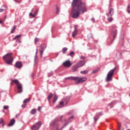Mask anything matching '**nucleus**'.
<instances>
[{"mask_svg": "<svg viewBox=\"0 0 130 130\" xmlns=\"http://www.w3.org/2000/svg\"><path fill=\"white\" fill-rule=\"evenodd\" d=\"M38 111H40V110H41V107H39L38 108Z\"/></svg>", "mask_w": 130, "mask_h": 130, "instance_id": "nucleus-43", "label": "nucleus"}, {"mask_svg": "<svg viewBox=\"0 0 130 130\" xmlns=\"http://www.w3.org/2000/svg\"><path fill=\"white\" fill-rule=\"evenodd\" d=\"M30 100H31V99L30 98L26 99L23 101V103H28Z\"/></svg>", "mask_w": 130, "mask_h": 130, "instance_id": "nucleus-26", "label": "nucleus"}, {"mask_svg": "<svg viewBox=\"0 0 130 130\" xmlns=\"http://www.w3.org/2000/svg\"><path fill=\"white\" fill-rule=\"evenodd\" d=\"M72 64V62H71V61L69 60H67L63 63V66L65 68H71Z\"/></svg>", "mask_w": 130, "mask_h": 130, "instance_id": "nucleus-9", "label": "nucleus"}, {"mask_svg": "<svg viewBox=\"0 0 130 130\" xmlns=\"http://www.w3.org/2000/svg\"><path fill=\"white\" fill-rule=\"evenodd\" d=\"M116 68L111 70L107 74L106 78V82H111L112 81V77H113V74L115 72Z\"/></svg>", "mask_w": 130, "mask_h": 130, "instance_id": "nucleus-4", "label": "nucleus"}, {"mask_svg": "<svg viewBox=\"0 0 130 130\" xmlns=\"http://www.w3.org/2000/svg\"><path fill=\"white\" fill-rule=\"evenodd\" d=\"M17 41H18V43H21V40H18Z\"/></svg>", "mask_w": 130, "mask_h": 130, "instance_id": "nucleus-49", "label": "nucleus"}, {"mask_svg": "<svg viewBox=\"0 0 130 130\" xmlns=\"http://www.w3.org/2000/svg\"><path fill=\"white\" fill-rule=\"evenodd\" d=\"M15 120L14 119H12L11 120L10 122L8 124V126H12V125H14V123H15Z\"/></svg>", "mask_w": 130, "mask_h": 130, "instance_id": "nucleus-19", "label": "nucleus"}, {"mask_svg": "<svg viewBox=\"0 0 130 130\" xmlns=\"http://www.w3.org/2000/svg\"><path fill=\"white\" fill-rule=\"evenodd\" d=\"M0 24H4V21L0 19Z\"/></svg>", "mask_w": 130, "mask_h": 130, "instance_id": "nucleus-44", "label": "nucleus"}, {"mask_svg": "<svg viewBox=\"0 0 130 130\" xmlns=\"http://www.w3.org/2000/svg\"><path fill=\"white\" fill-rule=\"evenodd\" d=\"M58 98L57 97V95L56 94H55L54 99L53 100V103H55V102H56V101H57Z\"/></svg>", "mask_w": 130, "mask_h": 130, "instance_id": "nucleus-20", "label": "nucleus"}, {"mask_svg": "<svg viewBox=\"0 0 130 130\" xmlns=\"http://www.w3.org/2000/svg\"><path fill=\"white\" fill-rule=\"evenodd\" d=\"M86 81H87V78L86 77H82L77 81L76 83L78 84V83H84V82H86Z\"/></svg>", "mask_w": 130, "mask_h": 130, "instance_id": "nucleus-15", "label": "nucleus"}, {"mask_svg": "<svg viewBox=\"0 0 130 130\" xmlns=\"http://www.w3.org/2000/svg\"><path fill=\"white\" fill-rule=\"evenodd\" d=\"M38 41H39V39L36 38L35 39V43H37V42H38Z\"/></svg>", "mask_w": 130, "mask_h": 130, "instance_id": "nucleus-37", "label": "nucleus"}, {"mask_svg": "<svg viewBox=\"0 0 130 130\" xmlns=\"http://www.w3.org/2000/svg\"><path fill=\"white\" fill-rule=\"evenodd\" d=\"M15 2H16V3H17V1L16 0H15Z\"/></svg>", "mask_w": 130, "mask_h": 130, "instance_id": "nucleus-52", "label": "nucleus"}, {"mask_svg": "<svg viewBox=\"0 0 130 130\" xmlns=\"http://www.w3.org/2000/svg\"><path fill=\"white\" fill-rule=\"evenodd\" d=\"M74 54H75V52L74 51H71L70 53H69V55L70 56H71V57H74Z\"/></svg>", "mask_w": 130, "mask_h": 130, "instance_id": "nucleus-30", "label": "nucleus"}, {"mask_svg": "<svg viewBox=\"0 0 130 130\" xmlns=\"http://www.w3.org/2000/svg\"><path fill=\"white\" fill-rule=\"evenodd\" d=\"M103 114L102 113V112H100L99 113V114H96L94 117V122H96L97 121V120H98V119H99V115H102Z\"/></svg>", "mask_w": 130, "mask_h": 130, "instance_id": "nucleus-16", "label": "nucleus"}, {"mask_svg": "<svg viewBox=\"0 0 130 130\" xmlns=\"http://www.w3.org/2000/svg\"><path fill=\"white\" fill-rule=\"evenodd\" d=\"M58 13H59V9H58V7H56V14H58Z\"/></svg>", "mask_w": 130, "mask_h": 130, "instance_id": "nucleus-35", "label": "nucleus"}, {"mask_svg": "<svg viewBox=\"0 0 130 130\" xmlns=\"http://www.w3.org/2000/svg\"><path fill=\"white\" fill-rule=\"evenodd\" d=\"M129 5H128L127 7V10H129Z\"/></svg>", "mask_w": 130, "mask_h": 130, "instance_id": "nucleus-48", "label": "nucleus"}, {"mask_svg": "<svg viewBox=\"0 0 130 130\" xmlns=\"http://www.w3.org/2000/svg\"><path fill=\"white\" fill-rule=\"evenodd\" d=\"M34 9H32V10H31V12H33V11H34Z\"/></svg>", "mask_w": 130, "mask_h": 130, "instance_id": "nucleus-51", "label": "nucleus"}, {"mask_svg": "<svg viewBox=\"0 0 130 130\" xmlns=\"http://www.w3.org/2000/svg\"><path fill=\"white\" fill-rule=\"evenodd\" d=\"M127 12L128 14L130 13V11L129 9H127Z\"/></svg>", "mask_w": 130, "mask_h": 130, "instance_id": "nucleus-47", "label": "nucleus"}, {"mask_svg": "<svg viewBox=\"0 0 130 130\" xmlns=\"http://www.w3.org/2000/svg\"><path fill=\"white\" fill-rule=\"evenodd\" d=\"M3 108H4V109H5V110H7V109H8L9 108V106H4L3 107Z\"/></svg>", "mask_w": 130, "mask_h": 130, "instance_id": "nucleus-38", "label": "nucleus"}, {"mask_svg": "<svg viewBox=\"0 0 130 130\" xmlns=\"http://www.w3.org/2000/svg\"><path fill=\"white\" fill-rule=\"evenodd\" d=\"M14 84H16L17 89H18V93H22L23 92V87H22V84L19 82V81L17 79H14L11 82V85H14Z\"/></svg>", "mask_w": 130, "mask_h": 130, "instance_id": "nucleus-3", "label": "nucleus"}, {"mask_svg": "<svg viewBox=\"0 0 130 130\" xmlns=\"http://www.w3.org/2000/svg\"><path fill=\"white\" fill-rule=\"evenodd\" d=\"M22 64L21 61H17L16 62L14 67H15V68H17V69H21V68H22Z\"/></svg>", "mask_w": 130, "mask_h": 130, "instance_id": "nucleus-14", "label": "nucleus"}, {"mask_svg": "<svg viewBox=\"0 0 130 130\" xmlns=\"http://www.w3.org/2000/svg\"><path fill=\"white\" fill-rule=\"evenodd\" d=\"M29 15L30 16H32V18H35V15L33 14V13H32L31 12L29 13Z\"/></svg>", "mask_w": 130, "mask_h": 130, "instance_id": "nucleus-36", "label": "nucleus"}, {"mask_svg": "<svg viewBox=\"0 0 130 130\" xmlns=\"http://www.w3.org/2000/svg\"><path fill=\"white\" fill-rule=\"evenodd\" d=\"M4 12V10L3 9H1L0 12Z\"/></svg>", "mask_w": 130, "mask_h": 130, "instance_id": "nucleus-50", "label": "nucleus"}, {"mask_svg": "<svg viewBox=\"0 0 130 130\" xmlns=\"http://www.w3.org/2000/svg\"><path fill=\"white\" fill-rule=\"evenodd\" d=\"M63 118V116L61 115L59 117V119L53 120L50 123V126H55V127H57V126H58V122L61 121Z\"/></svg>", "mask_w": 130, "mask_h": 130, "instance_id": "nucleus-5", "label": "nucleus"}, {"mask_svg": "<svg viewBox=\"0 0 130 130\" xmlns=\"http://www.w3.org/2000/svg\"><path fill=\"white\" fill-rule=\"evenodd\" d=\"M67 50H68V48L67 47L63 48L62 50V52L63 54H66V52H67Z\"/></svg>", "mask_w": 130, "mask_h": 130, "instance_id": "nucleus-23", "label": "nucleus"}, {"mask_svg": "<svg viewBox=\"0 0 130 130\" xmlns=\"http://www.w3.org/2000/svg\"><path fill=\"white\" fill-rule=\"evenodd\" d=\"M127 130H130V129H127Z\"/></svg>", "mask_w": 130, "mask_h": 130, "instance_id": "nucleus-53", "label": "nucleus"}, {"mask_svg": "<svg viewBox=\"0 0 130 130\" xmlns=\"http://www.w3.org/2000/svg\"><path fill=\"white\" fill-rule=\"evenodd\" d=\"M119 128H118V130L120 129V127L121 126V124L120 123L119 124Z\"/></svg>", "mask_w": 130, "mask_h": 130, "instance_id": "nucleus-46", "label": "nucleus"}, {"mask_svg": "<svg viewBox=\"0 0 130 130\" xmlns=\"http://www.w3.org/2000/svg\"><path fill=\"white\" fill-rule=\"evenodd\" d=\"M51 98H52V93L50 92V93H49V95H48L47 99L49 101H50Z\"/></svg>", "mask_w": 130, "mask_h": 130, "instance_id": "nucleus-21", "label": "nucleus"}, {"mask_svg": "<svg viewBox=\"0 0 130 130\" xmlns=\"http://www.w3.org/2000/svg\"><path fill=\"white\" fill-rule=\"evenodd\" d=\"M43 50H40V54H41V57H42V55L43 54V52L44 51V48H41Z\"/></svg>", "mask_w": 130, "mask_h": 130, "instance_id": "nucleus-33", "label": "nucleus"}, {"mask_svg": "<svg viewBox=\"0 0 130 130\" xmlns=\"http://www.w3.org/2000/svg\"><path fill=\"white\" fill-rule=\"evenodd\" d=\"M79 79V77L71 76V77L66 78L65 80H73L74 81H77V80Z\"/></svg>", "mask_w": 130, "mask_h": 130, "instance_id": "nucleus-13", "label": "nucleus"}, {"mask_svg": "<svg viewBox=\"0 0 130 130\" xmlns=\"http://www.w3.org/2000/svg\"><path fill=\"white\" fill-rule=\"evenodd\" d=\"M42 123L41 121L37 122L36 124L32 125L31 127V130H38L41 126Z\"/></svg>", "mask_w": 130, "mask_h": 130, "instance_id": "nucleus-8", "label": "nucleus"}, {"mask_svg": "<svg viewBox=\"0 0 130 130\" xmlns=\"http://www.w3.org/2000/svg\"><path fill=\"white\" fill-rule=\"evenodd\" d=\"M89 73V71L86 70V71H81L80 74H82L83 75H87Z\"/></svg>", "mask_w": 130, "mask_h": 130, "instance_id": "nucleus-25", "label": "nucleus"}, {"mask_svg": "<svg viewBox=\"0 0 130 130\" xmlns=\"http://www.w3.org/2000/svg\"><path fill=\"white\" fill-rule=\"evenodd\" d=\"M72 119H74V116H72L68 118V120L67 119H64L65 123L62 125L61 128H64L66 126H67V125H69L71 122H72Z\"/></svg>", "mask_w": 130, "mask_h": 130, "instance_id": "nucleus-7", "label": "nucleus"}, {"mask_svg": "<svg viewBox=\"0 0 130 130\" xmlns=\"http://www.w3.org/2000/svg\"><path fill=\"white\" fill-rule=\"evenodd\" d=\"M39 11V10L38 9H37V10L35 11L34 14V15H35V16H36V15H37V14H38Z\"/></svg>", "mask_w": 130, "mask_h": 130, "instance_id": "nucleus-34", "label": "nucleus"}, {"mask_svg": "<svg viewBox=\"0 0 130 130\" xmlns=\"http://www.w3.org/2000/svg\"><path fill=\"white\" fill-rule=\"evenodd\" d=\"M26 106H27L26 104H23L21 106V107L22 108H25Z\"/></svg>", "mask_w": 130, "mask_h": 130, "instance_id": "nucleus-40", "label": "nucleus"}, {"mask_svg": "<svg viewBox=\"0 0 130 130\" xmlns=\"http://www.w3.org/2000/svg\"><path fill=\"white\" fill-rule=\"evenodd\" d=\"M108 22H111L113 20V18H112V16H109L108 17V18L107 19Z\"/></svg>", "mask_w": 130, "mask_h": 130, "instance_id": "nucleus-27", "label": "nucleus"}, {"mask_svg": "<svg viewBox=\"0 0 130 130\" xmlns=\"http://www.w3.org/2000/svg\"><path fill=\"white\" fill-rule=\"evenodd\" d=\"M71 4L72 7L71 17L73 19H77L81 14H84L87 12L86 4L82 2V0H73Z\"/></svg>", "mask_w": 130, "mask_h": 130, "instance_id": "nucleus-1", "label": "nucleus"}, {"mask_svg": "<svg viewBox=\"0 0 130 130\" xmlns=\"http://www.w3.org/2000/svg\"><path fill=\"white\" fill-rule=\"evenodd\" d=\"M35 113H36V109H32L30 111V114L33 115L35 114Z\"/></svg>", "mask_w": 130, "mask_h": 130, "instance_id": "nucleus-24", "label": "nucleus"}, {"mask_svg": "<svg viewBox=\"0 0 130 130\" xmlns=\"http://www.w3.org/2000/svg\"><path fill=\"white\" fill-rule=\"evenodd\" d=\"M85 56H81V57H80V59H85Z\"/></svg>", "mask_w": 130, "mask_h": 130, "instance_id": "nucleus-42", "label": "nucleus"}, {"mask_svg": "<svg viewBox=\"0 0 130 130\" xmlns=\"http://www.w3.org/2000/svg\"><path fill=\"white\" fill-rule=\"evenodd\" d=\"M13 54L8 53L3 56V59L7 64H12L14 59L12 56Z\"/></svg>", "mask_w": 130, "mask_h": 130, "instance_id": "nucleus-2", "label": "nucleus"}, {"mask_svg": "<svg viewBox=\"0 0 130 130\" xmlns=\"http://www.w3.org/2000/svg\"><path fill=\"white\" fill-rule=\"evenodd\" d=\"M0 124H2L3 126L5 125V123H4V120L3 118H0Z\"/></svg>", "mask_w": 130, "mask_h": 130, "instance_id": "nucleus-32", "label": "nucleus"}, {"mask_svg": "<svg viewBox=\"0 0 130 130\" xmlns=\"http://www.w3.org/2000/svg\"><path fill=\"white\" fill-rule=\"evenodd\" d=\"M37 51L36 52V55H35V61L36 62V60H37V53H38V49H36Z\"/></svg>", "mask_w": 130, "mask_h": 130, "instance_id": "nucleus-29", "label": "nucleus"}, {"mask_svg": "<svg viewBox=\"0 0 130 130\" xmlns=\"http://www.w3.org/2000/svg\"><path fill=\"white\" fill-rule=\"evenodd\" d=\"M16 28H17V26H15V25H14V26L13 27V28H12V30H11L10 33H11V34H13V33H14V32L15 31V30H16Z\"/></svg>", "mask_w": 130, "mask_h": 130, "instance_id": "nucleus-22", "label": "nucleus"}, {"mask_svg": "<svg viewBox=\"0 0 130 130\" xmlns=\"http://www.w3.org/2000/svg\"><path fill=\"white\" fill-rule=\"evenodd\" d=\"M20 116V114H18L17 115H16V117H19Z\"/></svg>", "mask_w": 130, "mask_h": 130, "instance_id": "nucleus-45", "label": "nucleus"}, {"mask_svg": "<svg viewBox=\"0 0 130 130\" xmlns=\"http://www.w3.org/2000/svg\"><path fill=\"white\" fill-rule=\"evenodd\" d=\"M79 66L77 65V64H76L74 65L72 67V72H77L78 71V69L79 68Z\"/></svg>", "mask_w": 130, "mask_h": 130, "instance_id": "nucleus-17", "label": "nucleus"}, {"mask_svg": "<svg viewBox=\"0 0 130 130\" xmlns=\"http://www.w3.org/2000/svg\"><path fill=\"white\" fill-rule=\"evenodd\" d=\"M99 71V69H94L92 71V74H96L97 72Z\"/></svg>", "mask_w": 130, "mask_h": 130, "instance_id": "nucleus-31", "label": "nucleus"}, {"mask_svg": "<svg viewBox=\"0 0 130 130\" xmlns=\"http://www.w3.org/2000/svg\"><path fill=\"white\" fill-rule=\"evenodd\" d=\"M112 34L114 39H115V37H116V35H117V30H116V28H115V30H113Z\"/></svg>", "mask_w": 130, "mask_h": 130, "instance_id": "nucleus-18", "label": "nucleus"}, {"mask_svg": "<svg viewBox=\"0 0 130 130\" xmlns=\"http://www.w3.org/2000/svg\"><path fill=\"white\" fill-rule=\"evenodd\" d=\"M21 36H22L21 35H17L13 39V40H16V39H17V38H20Z\"/></svg>", "mask_w": 130, "mask_h": 130, "instance_id": "nucleus-28", "label": "nucleus"}, {"mask_svg": "<svg viewBox=\"0 0 130 130\" xmlns=\"http://www.w3.org/2000/svg\"><path fill=\"white\" fill-rule=\"evenodd\" d=\"M114 14V9L113 8H110L109 9V13L106 14V15L108 16V17H112L113 16V14Z\"/></svg>", "mask_w": 130, "mask_h": 130, "instance_id": "nucleus-10", "label": "nucleus"}, {"mask_svg": "<svg viewBox=\"0 0 130 130\" xmlns=\"http://www.w3.org/2000/svg\"><path fill=\"white\" fill-rule=\"evenodd\" d=\"M52 75H53V74L52 73V72H51L50 73H48V77H51V76H52Z\"/></svg>", "mask_w": 130, "mask_h": 130, "instance_id": "nucleus-39", "label": "nucleus"}, {"mask_svg": "<svg viewBox=\"0 0 130 130\" xmlns=\"http://www.w3.org/2000/svg\"><path fill=\"white\" fill-rule=\"evenodd\" d=\"M91 21H92V23H94L95 22V19L94 18H92L91 19Z\"/></svg>", "mask_w": 130, "mask_h": 130, "instance_id": "nucleus-41", "label": "nucleus"}, {"mask_svg": "<svg viewBox=\"0 0 130 130\" xmlns=\"http://www.w3.org/2000/svg\"><path fill=\"white\" fill-rule=\"evenodd\" d=\"M75 29L74 31L72 32V37L75 38L77 35L78 34V28H77V25L74 26Z\"/></svg>", "mask_w": 130, "mask_h": 130, "instance_id": "nucleus-12", "label": "nucleus"}, {"mask_svg": "<svg viewBox=\"0 0 130 130\" xmlns=\"http://www.w3.org/2000/svg\"><path fill=\"white\" fill-rule=\"evenodd\" d=\"M85 63H86V62L85 61L79 60L78 61L76 64H77L79 68H82V67H84V66H85Z\"/></svg>", "mask_w": 130, "mask_h": 130, "instance_id": "nucleus-11", "label": "nucleus"}, {"mask_svg": "<svg viewBox=\"0 0 130 130\" xmlns=\"http://www.w3.org/2000/svg\"><path fill=\"white\" fill-rule=\"evenodd\" d=\"M70 101V97L67 96L64 99V101L60 102L59 104L56 106L57 108H61V107H63V104H68L69 103V102Z\"/></svg>", "mask_w": 130, "mask_h": 130, "instance_id": "nucleus-6", "label": "nucleus"}]
</instances>
